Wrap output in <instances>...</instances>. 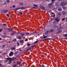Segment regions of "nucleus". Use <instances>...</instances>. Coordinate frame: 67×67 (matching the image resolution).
Masks as SVG:
<instances>
[{
    "mask_svg": "<svg viewBox=\"0 0 67 67\" xmlns=\"http://www.w3.org/2000/svg\"><path fill=\"white\" fill-rule=\"evenodd\" d=\"M51 13L52 14H54V15L52 16V17H54V16H55V13L52 12Z\"/></svg>",
    "mask_w": 67,
    "mask_h": 67,
    "instance_id": "nucleus-22",
    "label": "nucleus"
},
{
    "mask_svg": "<svg viewBox=\"0 0 67 67\" xmlns=\"http://www.w3.org/2000/svg\"><path fill=\"white\" fill-rule=\"evenodd\" d=\"M4 30H7V28H6L5 27H4Z\"/></svg>",
    "mask_w": 67,
    "mask_h": 67,
    "instance_id": "nucleus-52",
    "label": "nucleus"
},
{
    "mask_svg": "<svg viewBox=\"0 0 67 67\" xmlns=\"http://www.w3.org/2000/svg\"><path fill=\"white\" fill-rule=\"evenodd\" d=\"M62 14H63V15H64L65 14H66V12H63V13H62Z\"/></svg>",
    "mask_w": 67,
    "mask_h": 67,
    "instance_id": "nucleus-25",
    "label": "nucleus"
},
{
    "mask_svg": "<svg viewBox=\"0 0 67 67\" xmlns=\"http://www.w3.org/2000/svg\"><path fill=\"white\" fill-rule=\"evenodd\" d=\"M36 33V32H34L33 33H32V34H34V33Z\"/></svg>",
    "mask_w": 67,
    "mask_h": 67,
    "instance_id": "nucleus-58",
    "label": "nucleus"
},
{
    "mask_svg": "<svg viewBox=\"0 0 67 67\" xmlns=\"http://www.w3.org/2000/svg\"><path fill=\"white\" fill-rule=\"evenodd\" d=\"M20 42L21 43H24L23 40H21L20 41Z\"/></svg>",
    "mask_w": 67,
    "mask_h": 67,
    "instance_id": "nucleus-18",
    "label": "nucleus"
},
{
    "mask_svg": "<svg viewBox=\"0 0 67 67\" xmlns=\"http://www.w3.org/2000/svg\"><path fill=\"white\" fill-rule=\"evenodd\" d=\"M52 5V4L51 3L49 4H48V5L49 6V8H52V6H50V5Z\"/></svg>",
    "mask_w": 67,
    "mask_h": 67,
    "instance_id": "nucleus-10",
    "label": "nucleus"
},
{
    "mask_svg": "<svg viewBox=\"0 0 67 67\" xmlns=\"http://www.w3.org/2000/svg\"><path fill=\"white\" fill-rule=\"evenodd\" d=\"M12 32H13V33H14V34H15V33H16V32H15V31H13Z\"/></svg>",
    "mask_w": 67,
    "mask_h": 67,
    "instance_id": "nucleus-32",
    "label": "nucleus"
},
{
    "mask_svg": "<svg viewBox=\"0 0 67 67\" xmlns=\"http://www.w3.org/2000/svg\"><path fill=\"white\" fill-rule=\"evenodd\" d=\"M64 20H65V18H63L62 19V21H64Z\"/></svg>",
    "mask_w": 67,
    "mask_h": 67,
    "instance_id": "nucleus-33",
    "label": "nucleus"
},
{
    "mask_svg": "<svg viewBox=\"0 0 67 67\" xmlns=\"http://www.w3.org/2000/svg\"><path fill=\"white\" fill-rule=\"evenodd\" d=\"M20 9H21V10H25V8H24V7H21V8H20Z\"/></svg>",
    "mask_w": 67,
    "mask_h": 67,
    "instance_id": "nucleus-17",
    "label": "nucleus"
},
{
    "mask_svg": "<svg viewBox=\"0 0 67 67\" xmlns=\"http://www.w3.org/2000/svg\"><path fill=\"white\" fill-rule=\"evenodd\" d=\"M2 64H0V66H2Z\"/></svg>",
    "mask_w": 67,
    "mask_h": 67,
    "instance_id": "nucleus-56",
    "label": "nucleus"
},
{
    "mask_svg": "<svg viewBox=\"0 0 67 67\" xmlns=\"http://www.w3.org/2000/svg\"><path fill=\"white\" fill-rule=\"evenodd\" d=\"M4 4L6 5V4H7V3L5 2V3H4Z\"/></svg>",
    "mask_w": 67,
    "mask_h": 67,
    "instance_id": "nucleus-54",
    "label": "nucleus"
},
{
    "mask_svg": "<svg viewBox=\"0 0 67 67\" xmlns=\"http://www.w3.org/2000/svg\"><path fill=\"white\" fill-rule=\"evenodd\" d=\"M8 62V61L7 60H6V62Z\"/></svg>",
    "mask_w": 67,
    "mask_h": 67,
    "instance_id": "nucleus-61",
    "label": "nucleus"
},
{
    "mask_svg": "<svg viewBox=\"0 0 67 67\" xmlns=\"http://www.w3.org/2000/svg\"><path fill=\"white\" fill-rule=\"evenodd\" d=\"M8 31H9L10 32H11L12 31V29H11L10 28H9L8 29Z\"/></svg>",
    "mask_w": 67,
    "mask_h": 67,
    "instance_id": "nucleus-15",
    "label": "nucleus"
},
{
    "mask_svg": "<svg viewBox=\"0 0 67 67\" xmlns=\"http://www.w3.org/2000/svg\"><path fill=\"white\" fill-rule=\"evenodd\" d=\"M33 5L34 7H37V6H38L37 5H35V4H34Z\"/></svg>",
    "mask_w": 67,
    "mask_h": 67,
    "instance_id": "nucleus-30",
    "label": "nucleus"
},
{
    "mask_svg": "<svg viewBox=\"0 0 67 67\" xmlns=\"http://www.w3.org/2000/svg\"><path fill=\"white\" fill-rule=\"evenodd\" d=\"M14 54H17V52H14Z\"/></svg>",
    "mask_w": 67,
    "mask_h": 67,
    "instance_id": "nucleus-48",
    "label": "nucleus"
},
{
    "mask_svg": "<svg viewBox=\"0 0 67 67\" xmlns=\"http://www.w3.org/2000/svg\"><path fill=\"white\" fill-rule=\"evenodd\" d=\"M21 61H20L18 62V64H21Z\"/></svg>",
    "mask_w": 67,
    "mask_h": 67,
    "instance_id": "nucleus-36",
    "label": "nucleus"
},
{
    "mask_svg": "<svg viewBox=\"0 0 67 67\" xmlns=\"http://www.w3.org/2000/svg\"><path fill=\"white\" fill-rule=\"evenodd\" d=\"M17 44L18 45H19V42H17Z\"/></svg>",
    "mask_w": 67,
    "mask_h": 67,
    "instance_id": "nucleus-50",
    "label": "nucleus"
},
{
    "mask_svg": "<svg viewBox=\"0 0 67 67\" xmlns=\"http://www.w3.org/2000/svg\"><path fill=\"white\" fill-rule=\"evenodd\" d=\"M64 36H65V37H67V34H65L64 35Z\"/></svg>",
    "mask_w": 67,
    "mask_h": 67,
    "instance_id": "nucleus-41",
    "label": "nucleus"
},
{
    "mask_svg": "<svg viewBox=\"0 0 67 67\" xmlns=\"http://www.w3.org/2000/svg\"><path fill=\"white\" fill-rule=\"evenodd\" d=\"M49 32V31H48L46 32L45 33V34H48V33Z\"/></svg>",
    "mask_w": 67,
    "mask_h": 67,
    "instance_id": "nucleus-20",
    "label": "nucleus"
},
{
    "mask_svg": "<svg viewBox=\"0 0 67 67\" xmlns=\"http://www.w3.org/2000/svg\"><path fill=\"white\" fill-rule=\"evenodd\" d=\"M2 40V39L1 38H0V40Z\"/></svg>",
    "mask_w": 67,
    "mask_h": 67,
    "instance_id": "nucleus-59",
    "label": "nucleus"
},
{
    "mask_svg": "<svg viewBox=\"0 0 67 67\" xmlns=\"http://www.w3.org/2000/svg\"><path fill=\"white\" fill-rule=\"evenodd\" d=\"M58 10V11H62V8H59Z\"/></svg>",
    "mask_w": 67,
    "mask_h": 67,
    "instance_id": "nucleus-12",
    "label": "nucleus"
},
{
    "mask_svg": "<svg viewBox=\"0 0 67 67\" xmlns=\"http://www.w3.org/2000/svg\"><path fill=\"white\" fill-rule=\"evenodd\" d=\"M8 10H5L4 11L3 13H5H5H8Z\"/></svg>",
    "mask_w": 67,
    "mask_h": 67,
    "instance_id": "nucleus-5",
    "label": "nucleus"
},
{
    "mask_svg": "<svg viewBox=\"0 0 67 67\" xmlns=\"http://www.w3.org/2000/svg\"><path fill=\"white\" fill-rule=\"evenodd\" d=\"M55 21H56L57 22H58L60 21V19H58V18L57 17L55 19Z\"/></svg>",
    "mask_w": 67,
    "mask_h": 67,
    "instance_id": "nucleus-2",
    "label": "nucleus"
},
{
    "mask_svg": "<svg viewBox=\"0 0 67 67\" xmlns=\"http://www.w3.org/2000/svg\"><path fill=\"white\" fill-rule=\"evenodd\" d=\"M43 36L44 37L42 38H46L47 37V36H45L44 35H43Z\"/></svg>",
    "mask_w": 67,
    "mask_h": 67,
    "instance_id": "nucleus-14",
    "label": "nucleus"
},
{
    "mask_svg": "<svg viewBox=\"0 0 67 67\" xmlns=\"http://www.w3.org/2000/svg\"><path fill=\"white\" fill-rule=\"evenodd\" d=\"M19 51H22V50L20 49H19Z\"/></svg>",
    "mask_w": 67,
    "mask_h": 67,
    "instance_id": "nucleus-53",
    "label": "nucleus"
},
{
    "mask_svg": "<svg viewBox=\"0 0 67 67\" xmlns=\"http://www.w3.org/2000/svg\"><path fill=\"white\" fill-rule=\"evenodd\" d=\"M19 14H21V15H22L23 14V13L21 12H20Z\"/></svg>",
    "mask_w": 67,
    "mask_h": 67,
    "instance_id": "nucleus-44",
    "label": "nucleus"
},
{
    "mask_svg": "<svg viewBox=\"0 0 67 67\" xmlns=\"http://www.w3.org/2000/svg\"><path fill=\"white\" fill-rule=\"evenodd\" d=\"M12 61H9L8 62V64H10L11 63Z\"/></svg>",
    "mask_w": 67,
    "mask_h": 67,
    "instance_id": "nucleus-27",
    "label": "nucleus"
},
{
    "mask_svg": "<svg viewBox=\"0 0 67 67\" xmlns=\"http://www.w3.org/2000/svg\"><path fill=\"white\" fill-rule=\"evenodd\" d=\"M13 55V52H11L9 54V56H10V57L11 56H12Z\"/></svg>",
    "mask_w": 67,
    "mask_h": 67,
    "instance_id": "nucleus-3",
    "label": "nucleus"
},
{
    "mask_svg": "<svg viewBox=\"0 0 67 67\" xmlns=\"http://www.w3.org/2000/svg\"><path fill=\"white\" fill-rule=\"evenodd\" d=\"M12 7L13 8H14L15 7V5H14Z\"/></svg>",
    "mask_w": 67,
    "mask_h": 67,
    "instance_id": "nucleus-38",
    "label": "nucleus"
},
{
    "mask_svg": "<svg viewBox=\"0 0 67 67\" xmlns=\"http://www.w3.org/2000/svg\"><path fill=\"white\" fill-rule=\"evenodd\" d=\"M48 39H45L42 40H39V41L40 42H42V41H46V40H48Z\"/></svg>",
    "mask_w": 67,
    "mask_h": 67,
    "instance_id": "nucleus-7",
    "label": "nucleus"
},
{
    "mask_svg": "<svg viewBox=\"0 0 67 67\" xmlns=\"http://www.w3.org/2000/svg\"><path fill=\"white\" fill-rule=\"evenodd\" d=\"M20 4L21 5H24L23 3H20Z\"/></svg>",
    "mask_w": 67,
    "mask_h": 67,
    "instance_id": "nucleus-37",
    "label": "nucleus"
},
{
    "mask_svg": "<svg viewBox=\"0 0 67 67\" xmlns=\"http://www.w3.org/2000/svg\"><path fill=\"white\" fill-rule=\"evenodd\" d=\"M7 16H8V17H10L9 14H7Z\"/></svg>",
    "mask_w": 67,
    "mask_h": 67,
    "instance_id": "nucleus-40",
    "label": "nucleus"
},
{
    "mask_svg": "<svg viewBox=\"0 0 67 67\" xmlns=\"http://www.w3.org/2000/svg\"><path fill=\"white\" fill-rule=\"evenodd\" d=\"M40 41V40H38L37 41H35L34 43V44H36V43H38V41Z\"/></svg>",
    "mask_w": 67,
    "mask_h": 67,
    "instance_id": "nucleus-19",
    "label": "nucleus"
},
{
    "mask_svg": "<svg viewBox=\"0 0 67 67\" xmlns=\"http://www.w3.org/2000/svg\"><path fill=\"white\" fill-rule=\"evenodd\" d=\"M54 3V2H52H52H51V4L53 5V3Z\"/></svg>",
    "mask_w": 67,
    "mask_h": 67,
    "instance_id": "nucleus-46",
    "label": "nucleus"
},
{
    "mask_svg": "<svg viewBox=\"0 0 67 67\" xmlns=\"http://www.w3.org/2000/svg\"><path fill=\"white\" fill-rule=\"evenodd\" d=\"M20 7H18L15 9L14 10H20Z\"/></svg>",
    "mask_w": 67,
    "mask_h": 67,
    "instance_id": "nucleus-13",
    "label": "nucleus"
},
{
    "mask_svg": "<svg viewBox=\"0 0 67 67\" xmlns=\"http://www.w3.org/2000/svg\"><path fill=\"white\" fill-rule=\"evenodd\" d=\"M16 58L15 57H13L12 59V60H15Z\"/></svg>",
    "mask_w": 67,
    "mask_h": 67,
    "instance_id": "nucleus-23",
    "label": "nucleus"
},
{
    "mask_svg": "<svg viewBox=\"0 0 67 67\" xmlns=\"http://www.w3.org/2000/svg\"><path fill=\"white\" fill-rule=\"evenodd\" d=\"M65 40H67V38H65Z\"/></svg>",
    "mask_w": 67,
    "mask_h": 67,
    "instance_id": "nucleus-62",
    "label": "nucleus"
},
{
    "mask_svg": "<svg viewBox=\"0 0 67 67\" xmlns=\"http://www.w3.org/2000/svg\"><path fill=\"white\" fill-rule=\"evenodd\" d=\"M59 1H62V0H59Z\"/></svg>",
    "mask_w": 67,
    "mask_h": 67,
    "instance_id": "nucleus-57",
    "label": "nucleus"
},
{
    "mask_svg": "<svg viewBox=\"0 0 67 67\" xmlns=\"http://www.w3.org/2000/svg\"><path fill=\"white\" fill-rule=\"evenodd\" d=\"M40 8L41 9H43V10H44V9H45V8L44 6H41L40 7Z\"/></svg>",
    "mask_w": 67,
    "mask_h": 67,
    "instance_id": "nucleus-8",
    "label": "nucleus"
},
{
    "mask_svg": "<svg viewBox=\"0 0 67 67\" xmlns=\"http://www.w3.org/2000/svg\"><path fill=\"white\" fill-rule=\"evenodd\" d=\"M35 46V45H32L31 46V48H33V47H34Z\"/></svg>",
    "mask_w": 67,
    "mask_h": 67,
    "instance_id": "nucleus-26",
    "label": "nucleus"
},
{
    "mask_svg": "<svg viewBox=\"0 0 67 67\" xmlns=\"http://www.w3.org/2000/svg\"><path fill=\"white\" fill-rule=\"evenodd\" d=\"M61 28H62V27H60V29H61Z\"/></svg>",
    "mask_w": 67,
    "mask_h": 67,
    "instance_id": "nucleus-64",
    "label": "nucleus"
},
{
    "mask_svg": "<svg viewBox=\"0 0 67 67\" xmlns=\"http://www.w3.org/2000/svg\"><path fill=\"white\" fill-rule=\"evenodd\" d=\"M3 26H7V24H3Z\"/></svg>",
    "mask_w": 67,
    "mask_h": 67,
    "instance_id": "nucleus-34",
    "label": "nucleus"
},
{
    "mask_svg": "<svg viewBox=\"0 0 67 67\" xmlns=\"http://www.w3.org/2000/svg\"><path fill=\"white\" fill-rule=\"evenodd\" d=\"M14 34L13 32L11 34V35H14Z\"/></svg>",
    "mask_w": 67,
    "mask_h": 67,
    "instance_id": "nucleus-42",
    "label": "nucleus"
},
{
    "mask_svg": "<svg viewBox=\"0 0 67 67\" xmlns=\"http://www.w3.org/2000/svg\"><path fill=\"white\" fill-rule=\"evenodd\" d=\"M27 14H29V13H27Z\"/></svg>",
    "mask_w": 67,
    "mask_h": 67,
    "instance_id": "nucleus-63",
    "label": "nucleus"
},
{
    "mask_svg": "<svg viewBox=\"0 0 67 67\" xmlns=\"http://www.w3.org/2000/svg\"><path fill=\"white\" fill-rule=\"evenodd\" d=\"M1 31H2V29H1L0 30V32H1Z\"/></svg>",
    "mask_w": 67,
    "mask_h": 67,
    "instance_id": "nucleus-43",
    "label": "nucleus"
},
{
    "mask_svg": "<svg viewBox=\"0 0 67 67\" xmlns=\"http://www.w3.org/2000/svg\"><path fill=\"white\" fill-rule=\"evenodd\" d=\"M33 9H37V8H36L35 7H33V8H32Z\"/></svg>",
    "mask_w": 67,
    "mask_h": 67,
    "instance_id": "nucleus-39",
    "label": "nucleus"
},
{
    "mask_svg": "<svg viewBox=\"0 0 67 67\" xmlns=\"http://www.w3.org/2000/svg\"><path fill=\"white\" fill-rule=\"evenodd\" d=\"M20 34L21 35H20V36H21V37H22L23 36H24V34L23 33H21Z\"/></svg>",
    "mask_w": 67,
    "mask_h": 67,
    "instance_id": "nucleus-21",
    "label": "nucleus"
},
{
    "mask_svg": "<svg viewBox=\"0 0 67 67\" xmlns=\"http://www.w3.org/2000/svg\"><path fill=\"white\" fill-rule=\"evenodd\" d=\"M7 60H8L9 61H12V58H7L6 59Z\"/></svg>",
    "mask_w": 67,
    "mask_h": 67,
    "instance_id": "nucleus-4",
    "label": "nucleus"
},
{
    "mask_svg": "<svg viewBox=\"0 0 67 67\" xmlns=\"http://www.w3.org/2000/svg\"><path fill=\"white\" fill-rule=\"evenodd\" d=\"M26 34V35H28V34H30V33H29V32H26L25 33Z\"/></svg>",
    "mask_w": 67,
    "mask_h": 67,
    "instance_id": "nucleus-29",
    "label": "nucleus"
},
{
    "mask_svg": "<svg viewBox=\"0 0 67 67\" xmlns=\"http://www.w3.org/2000/svg\"><path fill=\"white\" fill-rule=\"evenodd\" d=\"M32 49V48H31V47H29L28 48H27V49H26V50L27 51H30V49Z\"/></svg>",
    "mask_w": 67,
    "mask_h": 67,
    "instance_id": "nucleus-6",
    "label": "nucleus"
},
{
    "mask_svg": "<svg viewBox=\"0 0 67 67\" xmlns=\"http://www.w3.org/2000/svg\"><path fill=\"white\" fill-rule=\"evenodd\" d=\"M30 45H31V44L30 43H28L27 44V46H30Z\"/></svg>",
    "mask_w": 67,
    "mask_h": 67,
    "instance_id": "nucleus-31",
    "label": "nucleus"
},
{
    "mask_svg": "<svg viewBox=\"0 0 67 67\" xmlns=\"http://www.w3.org/2000/svg\"><path fill=\"white\" fill-rule=\"evenodd\" d=\"M14 41H16V39L14 40Z\"/></svg>",
    "mask_w": 67,
    "mask_h": 67,
    "instance_id": "nucleus-60",
    "label": "nucleus"
},
{
    "mask_svg": "<svg viewBox=\"0 0 67 67\" xmlns=\"http://www.w3.org/2000/svg\"><path fill=\"white\" fill-rule=\"evenodd\" d=\"M28 41V39H26L25 40V41Z\"/></svg>",
    "mask_w": 67,
    "mask_h": 67,
    "instance_id": "nucleus-51",
    "label": "nucleus"
},
{
    "mask_svg": "<svg viewBox=\"0 0 67 67\" xmlns=\"http://www.w3.org/2000/svg\"><path fill=\"white\" fill-rule=\"evenodd\" d=\"M15 49H16V47H13L11 48L12 50H14Z\"/></svg>",
    "mask_w": 67,
    "mask_h": 67,
    "instance_id": "nucleus-16",
    "label": "nucleus"
},
{
    "mask_svg": "<svg viewBox=\"0 0 67 67\" xmlns=\"http://www.w3.org/2000/svg\"><path fill=\"white\" fill-rule=\"evenodd\" d=\"M55 1V0H52V2H53V1Z\"/></svg>",
    "mask_w": 67,
    "mask_h": 67,
    "instance_id": "nucleus-55",
    "label": "nucleus"
},
{
    "mask_svg": "<svg viewBox=\"0 0 67 67\" xmlns=\"http://www.w3.org/2000/svg\"><path fill=\"white\" fill-rule=\"evenodd\" d=\"M66 4H67V2L65 3L64 2H63L61 3L60 5L62 7H63V6H64Z\"/></svg>",
    "mask_w": 67,
    "mask_h": 67,
    "instance_id": "nucleus-1",
    "label": "nucleus"
},
{
    "mask_svg": "<svg viewBox=\"0 0 67 67\" xmlns=\"http://www.w3.org/2000/svg\"><path fill=\"white\" fill-rule=\"evenodd\" d=\"M58 15H61V13H58Z\"/></svg>",
    "mask_w": 67,
    "mask_h": 67,
    "instance_id": "nucleus-47",
    "label": "nucleus"
},
{
    "mask_svg": "<svg viewBox=\"0 0 67 67\" xmlns=\"http://www.w3.org/2000/svg\"><path fill=\"white\" fill-rule=\"evenodd\" d=\"M62 32V31L60 30V31H59L56 32V34H59V33H61Z\"/></svg>",
    "mask_w": 67,
    "mask_h": 67,
    "instance_id": "nucleus-9",
    "label": "nucleus"
},
{
    "mask_svg": "<svg viewBox=\"0 0 67 67\" xmlns=\"http://www.w3.org/2000/svg\"><path fill=\"white\" fill-rule=\"evenodd\" d=\"M6 2H7L8 3H9V2H10V1H9V0H7Z\"/></svg>",
    "mask_w": 67,
    "mask_h": 67,
    "instance_id": "nucleus-28",
    "label": "nucleus"
},
{
    "mask_svg": "<svg viewBox=\"0 0 67 67\" xmlns=\"http://www.w3.org/2000/svg\"><path fill=\"white\" fill-rule=\"evenodd\" d=\"M18 38L19 40H21L22 39V37L19 36L18 37Z\"/></svg>",
    "mask_w": 67,
    "mask_h": 67,
    "instance_id": "nucleus-24",
    "label": "nucleus"
},
{
    "mask_svg": "<svg viewBox=\"0 0 67 67\" xmlns=\"http://www.w3.org/2000/svg\"><path fill=\"white\" fill-rule=\"evenodd\" d=\"M5 47V45H3V46H2L3 47Z\"/></svg>",
    "mask_w": 67,
    "mask_h": 67,
    "instance_id": "nucleus-45",
    "label": "nucleus"
},
{
    "mask_svg": "<svg viewBox=\"0 0 67 67\" xmlns=\"http://www.w3.org/2000/svg\"><path fill=\"white\" fill-rule=\"evenodd\" d=\"M42 67H45V65H44V64H43Z\"/></svg>",
    "mask_w": 67,
    "mask_h": 67,
    "instance_id": "nucleus-49",
    "label": "nucleus"
},
{
    "mask_svg": "<svg viewBox=\"0 0 67 67\" xmlns=\"http://www.w3.org/2000/svg\"><path fill=\"white\" fill-rule=\"evenodd\" d=\"M17 65L16 64L14 65V66L13 67H16Z\"/></svg>",
    "mask_w": 67,
    "mask_h": 67,
    "instance_id": "nucleus-35",
    "label": "nucleus"
},
{
    "mask_svg": "<svg viewBox=\"0 0 67 67\" xmlns=\"http://www.w3.org/2000/svg\"><path fill=\"white\" fill-rule=\"evenodd\" d=\"M54 31V29H52L51 30L49 31V33H52Z\"/></svg>",
    "mask_w": 67,
    "mask_h": 67,
    "instance_id": "nucleus-11",
    "label": "nucleus"
}]
</instances>
